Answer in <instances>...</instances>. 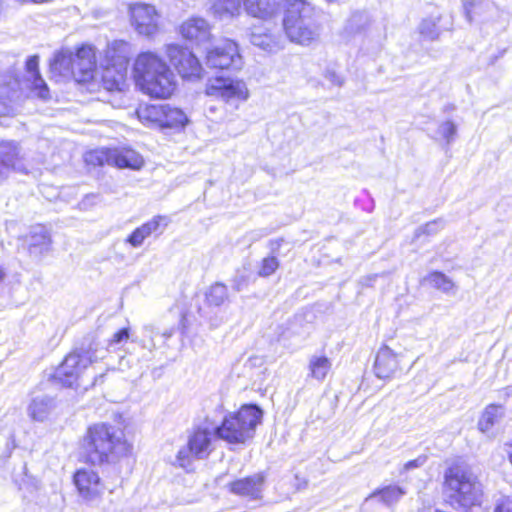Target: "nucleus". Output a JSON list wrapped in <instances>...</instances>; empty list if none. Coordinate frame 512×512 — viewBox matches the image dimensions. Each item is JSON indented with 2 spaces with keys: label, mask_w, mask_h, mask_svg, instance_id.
Here are the masks:
<instances>
[{
  "label": "nucleus",
  "mask_w": 512,
  "mask_h": 512,
  "mask_svg": "<svg viewBox=\"0 0 512 512\" xmlns=\"http://www.w3.org/2000/svg\"><path fill=\"white\" fill-rule=\"evenodd\" d=\"M10 172L7 171V168L6 167H3L1 164H0V181H3L5 180L8 176H9Z\"/></svg>",
  "instance_id": "nucleus-54"
},
{
  "label": "nucleus",
  "mask_w": 512,
  "mask_h": 512,
  "mask_svg": "<svg viewBox=\"0 0 512 512\" xmlns=\"http://www.w3.org/2000/svg\"><path fill=\"white\" fill-rule=\"evenodd\" d=\"M426 281L433 286L434 288L441 290L445 293L452 290L454 284L450 278H448L444 273L439 271H434L430 273Z\"/></svg>",
  "instance_id": "nucleus-38"
},
{
  "label": "nucleus",
  "mask_w": 512,
  "mask_h": 512,
  "mask_svg": "<svg viewBox=\"0 0 512 512\" xmlns=\"http://www.w3.org/2000/svg\"><path fill=\"white\" fill-rule=\"evenodd\" d=\"M494 512H512V507L505 504H500L496 506Z\"/></svg>",
  "instance_id": "nucleus-53"
},
{
  "label": "nucleus",
  "mask_w": 512,
  "mask_h": 512,
  "mask_svg": "<svg viewBox=\"0 0 512 512\" xmlns=\"http://www.w3.org/2000/svg\"><path fill=\"white\" fill-rule=\"evenodd\" d=\"M133 71L136 84L145 94L154 98H167L173 93L174 74L157 54L150 51L139 54Z\"/></svg>",
  "instance_id": "nucleus-1"
},
{
  "label": "nucleus",
  "mask_w": 512,
  "mask_h": 512,
  "mask_svg": "<svg viewBox=\"0 0 512 512\" xmlns=\"http://www.w3.org/2000/svg\"><path fill=\"white\" fill-rule=\"evenodd\" d=\"M130 450L131 445L122 438V433L104 423L90 427L83 440L84 455L93 465L115 461Z\"/></svg>",
  "instance_id": "nucleus-2"
},
{
  "label": "nucleus",
  "mask_w": 512,
  "mask_h": 512,
  "mask_svg": "<svg viewBox=\"0 0 512 512\" xmlns=\"http://www.w3.org/2000/svg\"><path fill=\"white\" fill-rule=\"evenodd\" d=\"M209 110H210L211 112H212V111H214V107H213V106H210V107H209Z\"/></svg>",
  "instance_id": "nucleus-60"
},
{
  "label": "nucleus",
  "mask_w": 512,
  "mask_h": 512,
  "mask_svg": "<svg viewBox=\"0 0 512 512\" xmlns=\"http://www.w3.org/2000/svg\"><path fill=\"white\" fill-rule=\"evenodd\" d=\"M174 334V329L171 328V329H168V330H165L163 333H162V336L167 340L169 339L170 337H172V335Z\"/></svg>",
  "instance_id": "nucleus-55"
},
{
  "label": "nucleus",
  "mask_w": 512,
  "mask_h": 512,
  "mask_svg": "<svg viewBox=\"0 0 512 512\" xmlns=\"http://www.w3.org/2000/svg\"><path fill=\"white\" fill-rule=\"evenodd\" d=\"M242 4L248 15L262 20L272 18L279 9L278 0H226V14H239Z\"/></svg>",
  "instance_id": "nucleus-10"
},
{
  "label": "nucleus",
  "mask_w": 512,
  "mask_h": 512,
  "mask_svg": "<svg viewBox=\"0 0 512 512\" xmlns=\"http://www.w3.org/2000/svg\"><path fill=\"white\" fill-rule=\"evenodd\" d=\"M369 24V17L365 12H354L346 22L344 34L353 37L365 31Z\"/></svg>",
  "instance_id": "nucleus-29"
},
{
  "label": "nucleus",
  "mask_w": 512,
  "mask_h": 512,
  "mask_svg": "<svg viewBox=\"0 0 512 512\" xmlns=\"http://www.w3.org/2000/svg\"><path fill=\"white\" fill-rule=\"evenodd\" d=\"M145 238L144 236L142 235V233L139 231L138 228H136L132 233L131 235L127 238V242L137 248V247H140L143 242H144Z\"/></svg>",
  "instance_id": "nucleus-46"
},
{
  "label": "nucleus",
  "mask_w": 512,
  "mask_h": 512,
  "mask_svg": "<svg viewBox=\"0 0 512 512\" xmlns=\"http://www.w3.org/2000/svg\"><path fill=\"white\" fill-rule=\"evenodd\" d=\"M440 19L441 15L429 16L423 19L418 27L420 35L430 41L437 40L442 32L437 25Z\"/></svg>",
  "instance_id": "nucleus-30"
},
{
  "label": "nucleus",
  "mask_w": 512,
  "mask_h": 512,
  "mask_svg": "<svg viewBox=\"0 0 512 512\" xmlns=\"http://www.w3.org/2000/svg\"><path fill=\"white\" fill-rule=\"evenodd\" d=\"M463 6L465 17L469 22H472L474 17H479L481 21H488L498 12L496 5L489 0L465 1Z\"/></svg>",
  "instance_id": "nucleus-21"
},
{
  "label": "nucleus",
  "mask_w": 512,
  "mask_h": 512,
  "mask_svg": "<svg viewBox=\"0 0 512 512\" xmlns=\"http://www.w3.org/2000/svg\"><path fill=\"white\" fill-rule=\"evenodd\" d=\"M129 338V329L128 328H122L116 333L113 334L112 338L109 340L108 346L110 348L127 341Z\"/></svg>",
  "instance_id": "nucleus-45"
},
{
  "label": "nucleus",
  "mask_w": 512,
  "mask_h": 512,
  "mask_svg": "<svg viewBox=\"0 0 512 512\" xmlns=\"http://www.w3.org/2000/svg\"><path fill=\"white\" fill-rule=\"evenodd\" d=\"M192 457L195 456L192 452H190L189 445H187L186 448L184 447L178 451L176 456V463L182 468H188L191 464Z\"/></svg>",
  "instance_id": "nucleus-44"
},
{
  "label": "nucleus",
  "mask_w": 512,
  "mask_h": 512,
  "mask_svg": "<svg viewBox=\"0 0 512 512\" xmlns=\"http://www.w3.org/2000/svg\"><path fill=\"white\" fill-rule=\"evenodd\" d=\"M284 242V239L283 238H279V239H275V240H270L269 241V247L271 249V252L273 254L277 253L280 249V246L281 244Z\"/></svg>",
  "instance_id": "nucleus-51"
},
{
  "label": "nucleus",
  "mask_w": 512,
  "mask_h": 512,
  "mask_svg": "<svg viewBox=\"0 0 512 512\" xmlns=\"http://www.w3.org/2000/svg\"><path fill=\"white\" fill-rule=\"evenodd\" d=\"M7 111V106L3 102H0V116L5 115Z\"/></svg>",
  "instance_id": "nucleus-56"
},
{
  "label": "nucleus",
  "mask_w": 512,
  "mask_h": 512,
  "mask_svg": "<svg viewBox=\"0 0 512 512\" xmlns=\"http://www.w3.org/2000/svg\"><path fill=\"white\" fill-rule=\"evenodd\" d=\"M250 41L254 46L260 47L263 50L271 51L273 47L272 36L269 33H258L252 31L250 35Z\"/></svg>",
  "instance_id": "nucleus-42"
},
{
  "label": "nucleus",
  "mask_w": 512,
  "mask_h": 512,
  "mask_svg": "<svg viewBox=\"0 0 512 512\" xmlns=\"http://www.w3.org/2000/svg\"><path fill=\"white\" fill-rule=\"evenodd\" d=\"M250 96L247 84L238 78H232L226 75V112L228 107L233 110L239 109L240 105L245 103Z\"/></svg>",
  "instance_id": "nucleus-18"
},
{
  "label": "nucleus",
  "mask_w": 512,
  "mask_h": 512,
  "mask_svg": "<svg viewBox=\"0 0 512 512\" xmlns=\"http://www.w3.org/2000/svg\"><path fill=\"white\" fill-rule=\"evenodd\" d=\"M169 222L170 220L167 216L157 215L153 217L150 221L138 227V229L146 239L153 233L161 234L164 231V229L168 226Z\"/></svg>",
  "instance_id": "nucleus-33"
},
{
  "label": "nucleus",
  "mask_w": 512,
  "mask_h": 512,
  "mask_svg": "<svg viewBox=\"0 0 512 512\" xmlns=\"http://www.w3.org/2000/svg\"><path fill=\"white\" fill-rule=\"evenodd\" d=\"M262 418L263 410L256 404H244L229 418L226 416V443L242 447L249 444Z\"/></svg>",
  "instance_id": "nucleus-6"
},
{
  "label": "nucleus",
  "mask_w": 512,
  "mask_h": 512,
  "mask_svg": "<svg viewBox=\"0 0 512 512\" xmlns=\"http://www.w3.org/2000/svg\"><path fill=\"white\" fill-rule=\"evenodd\" d=\"M129 57V43L123 40H115L107 45L105 50V65L117 66L119 69H127Z\"/></svg>",
  "instance_id": "nucleus-19"
},
{
  "label": "nucleus",
  "mask_w": 512,
  "mask_h": 512,
  "mask_svg": "<svg viewBox=\"0 0 512 512\" xmlns=\"http://www.w3.org/2000/svg\"><path fill=\"white\" fill-rule=\"evenodd\" d=\"M314 8L305 0H287L283 27L288 38L300 45H309L318 37L313 19Z\"/></svg>",
  "instance_id": "nucleus-5"
},
{
  "label": "nucleus",
  "mask_w": 512,
  "mask_h": 512,
  "mask_svg": "<svg viewBox=\"0 0 512 512\" xmlns=\"http://www.w3.org/2000/svg\"><path fill=\"white\" fill-rule=\"evenodd\" d=\"M207 45L204 48L207 50L206 63L210 68H216L217 71L224 69V51L220 47L211 48Z\"/></svg>",
  "instance_id": "nucleus-39"
},
{
  "label": "nucleus",
  "mask_w": 512,
  "mask_h": 512,
  "mask_svg": "<svg viewBox=\"0 0 512 512\" xmlns=\"http://www.w3.org/2000/svg\"><path fill=\"white\" fill-rule=\"evenodd\" d=\"M206 94L216 99L224 97V72L216 71L215 75L208 78Z\"/></svg>",
  "instance_id": "nucleus-36"
},
{
  "label": "nucleus",
  "mask_w": 512,
  "mask_h": 512,
  "mask_svg": "<svg viewBox=\"0 0 512 512\" xmlns=\"http://www.w3.org/2000/svg\"><path fill=\"white\" fill-rule=\"evenodd\" d=\"M373 368L377 378H392L399 368L397 355L388 346H382L376 354Z\"/></svg>",
  "instance_id": "nucleus-17"
},
{
  "label": "nucleus",
  "mask_w": 512,
  "mask_h": 512,
  "mask_svg": "<svg viewBox=\"0 0 512 512\" xmlns=\"http://www.w3.org/2000/svg\"><path fill=\"white\" fill-rule=\"evenodd\" d=\"M169 222L170 220L167 216L157 215L153 217L150 221L138 227V229L146 239L153 233L161 234L164 231V229L168 226Z\"/></svg>",
  "instance_id": "nucleus-35"
},
{
  "label": "nucleus",
  "mask_w": 512,
  "mask_h": 512,
  "mask_svg": "<svg viewBox=\"0 0 512 512\" xmlns=\"http://www.w3.org/2000/svg\"><path fill=\"white\" fill-rule=\"evenodd\" d=\"M444 225L445 223L441 218L427 222L415 230V238H419L421 235H435L444 228Z\"/></svg>",
  "instance_id": "nucleus-40"
},
{
  "label": "nucleus",
  "mask_w": 512,
  "mask_h": 512,
  "mask_svg": "<svg viewBox=\"0 0 512 512\" xmlns=\"http://www.w3.org/2000/svg\"><path fill=\"white\" fill-rule=\"evenodd\" d=\"M325 79L328 80L331 84L336 86H342L343 85V79L340 75H338L333 70H327L325 72Z\"/></svg>",
  "instance_id": "nucleus-48"
},
{
  "label": "nucleus",
  "mask_w": 512,
  "mask_h": 512,
  "mask_svg": "<svg viewBox=\"0 0 512 512\" xmlns=\"http://www.w3.org/2000/svg\"><path fill=\"white\" fill-rule=\"evenodd\" d=\"M73 482L79 495L86 501L100 498L105 491L113 492L114 487L105 483L92 469L82 468L75 472Z\"/></svg>",
  "instance_id": "nucleus-8"
},
{
  "label": "nucleus",
  "mask_w": 512,
  "mask_h": 512,
  "mask_svg": "<svg viewBox=\"0 0 512 512\" xmlns=\"http://www.w3.org/2000/svg\"><path fill=\"white\" fill-rule=\"evenodd\" d=\"M210 24L201 17H191L184 21L179 32L182 37L198 46L212 45L213 34Z\"/></svg>",
  "instance_id": "nucleus-15"
},
{
  "label": "nucleus",
  "mask_w": 512,
  "mask_h": 512,
  "mask_svg": "<svg viewBox=\"0 0 512 512\" xmlns=\"http://www.w3.org/2000/svg\"><path fill=\"white\" fill-rule=\"evenodd\" d=\"M5 275H6L5 270L2 267V265L0 264V283L4 280Z\"/></svg>",
  "instance_id": "nucleus-57"
},
{
  "label": "nucleus",
  "mask_w": 512,
  "mask_h": 512,
  "mask_svg": "<svg viewBox=\"0 0 512 512\" xmlns=\"http://www.w3.org/2000/svg\"><path fill=\"white\" fill-rule=\"evenodd\" d=\"M127 69L117 66L104 65L101 81L107 91H122L126 85Z\"/></svg>",
  "instance_id": "nucleus-22"
},
{
  "label": "nucleus",
  "mask_w": 512,
  "mask_h": 512,
  "mask_svg": "<svg viewBox=\"0 0 512 512\" xmlns=\"http://www.w3.org/2000/svg\"><path fill=\"white\" fill-rule=\"evenodd\" d=\"M188 122L186 114L179 108L171 107L169 105H163V115L161 122V129L183 128Z\"/></svg>",
  "instance_id": "nucleus-26"
},
{
  "label": "nucleus",
  "mask_w": 512,
  "mask_h": 512,
  "mask_svg": "<svg viewBox=\"0 0 512 512\" xmlns=\"http://www.w3.org/2000/svg\"><path fill=\"white\" fill-rule=\"evenodd\" d=\"M224 419L218 425L200 427L189 437V450L198 459L206 458L214 449V441L223 439Z\"/></svg>",
  "instance_id": "nucleus-9"
},
{
  "label": "nucleus",
  "mask_w": 512,
  "mask_h": 512,
  "mask_svg": "<svg viewBox=\"0 0 512 512\" xmlns=\"http://www.w3.org/2000/svg\"><path fill=\"white\" fill-rule=\"evenodd\" d=\"M448 503L459 512H468L482 503L483 489L477 477L461 466L450 467L445 473Z\"/></svg>",
  "instance_id": "nucleus-3"
},
{
  "label": "nucleus",
  "mask_w": 512,
  "mask_h": 512,
  "mask_svg": "<svg viewBox=\"0 0 512 512\" xmlns=\"http://www.w3.org/2000/svg\"><path fill=\"white\" fill-rule=\"evenodd\" d=\"M451 26H452V23H450V25H449V26L444 27V30H450V29H451Z\"/></svg>",
  "instance_id": "nucleus-59"
},
{
  "label": "nucleus",
  "mask_w": 512,
  "mask_h": 512,
  "mask_svg": "<svg viewBox=\"0 0 512 512\" xmlns=\"http://www.w3.org/2000/svg\"><path fill=\"white\" fill-rule=\"evenodd\" d=\"M425 461H426V457H418L414 460H410L404 465V469L411 470L414 468H418V467L422 466L425 463Z\"/></svg>",
  "instance_id": "nucleus-49"
},
{
  "label": "nucleus",
  "mask_w": 512,
  "mask_h": 512,
  "mask_svg": "<svg viewBox=\"0 0 512 512\" xmlns=\"http://www.w3.org/2000/svg\"><path fill=\"white\" fill-rule=\"evenodd\" d=\"M278 267L279 261L275 255L265 257L260 263L258 275L261 277H269L278 269Z\"/></svg>",
  "instance_id": "nucleus-43"
},
{
  "label": "nucleus",
  "mask_w": 512,
  "mask_h": 512,
  "mask_svg": "<svg viewBox=\"0 0 512 512\" xmlns=\"http://www.w3.org/2000/svg\"><path fill=\"white\" fill-rule=\"evenodd\" d=\"M205 301L210 308H220L224 302V284L216 282L205 292Z\"/></svg>",
  "instance_id": "nucleus-37"
},
{
  "label": "nucleus",
  "mask_w": 512,
  "mask_h": 512,
  "mask_svg": "<svg viewBox=\"0 0 512 512\" xmlns=\"http://www.w3.org/2000/svg\"><path fill=\"white\" fill-rule=\"evenodd\" d=\"M39 57L34 55L30 56L26 61V85L30 89L31 93L42 100L50 99V91L45 82L41 77L39 70Z\"/></svg>",
  "instance_id": "nucleus-16"
},
{
  "label": "nucleus",
  "mask_w": 512,
  "mask_h": 512,
  "mask_svg": "<svg viewBox=\"0 0 512 512\" xmlns=\"http://www.w3.org/2000/svg\"><path fill=\"white\" fill-rule=\"evenodd\" d=\"M505 416V407L499 404H490L483 411L478 428L483 433H489L492 428L499 424Z\"/></svg>",
  "instance_id": "nucleus-24"
},
{
  "label": "nucleus",
  "mask_w": 512,
  "mask_h": 512,
  "mask_svg": "<svg viewBox=\"0 0 512 512\" xmlns=\"http://www.w3.org/2000/svg\"><path fill=\"white\" fill-rule=\"evenodd\" d=\"M156 347L155 343L153 340H151V345L149 347L150 350L154 349Z\"/></svg>",
  "instance_id": "nucleus-58"
},
{
  "label": "nucleus",
  "mask_w": 512,
  "mask_h": 512,
  "mask_svg": "<svg viewBox=\"0 0 512 512\" xmlns=\"http://www.w3.org/2000/svg\"><path fill=\"white\" fill-rule=\"evenodd\" d=\"M96 69L95 50L90 45H82L75 53L62 49L55 53L50 62V71L62 77L73 76L78 82H86L94 77Z\"/></svg>",
  "instance_id": "nucleus-4"
},
{
  "label": "nucleus",
  "mask_w": 512,
  "mask_h": 512,
  "mask_svg": "<svg viewBox=\"0 0 512 512\" xmlns=\"http://www.w3.org/2000/svg\"><path fill=\"white\" fill-rule=\"evenodd\" d=\"M0 164L7 168V171L25 172L26 167L20 156V149L14 142L0 143Z\"/></svg>",
  "instance_id": "nucleus-20"
},
{
  "label": "nucleus",
  "mask_w": 512,
  "mask_h": 512,
  "mask_svg": "<svg viewBox=\"0 0 512 512\" xmlns=\"http://www.w3.org/2000/svg\"><path fill=\"white\" fill-rule=\"evenodd\" d=\"M377 277H378V274H371V275L364 276L361 278L360 284L363 287H372L374 282L376 281Z\"/></svg>",
  "instance_id": "nucleus-50"
},
{
  "label": "nucleus",
  "mask_w": 512,
  "mask_h": 512,
  "mask_svg": "<svg viewBox=\"0 0 512 512\" xmlns=\"http://www.w3.org/2000/svg\"><path fill=\"white\" fill-rule=\"evenodd\" d=\"M54 399L47 395L34 397L28 406V415L35 421H44L54 409Z\"/></svg>",
  "instance_id": "nucleus-25"
},
{
  "label": "nucleus",
  "mask_w": 512,
  "mask_h": 512,
  "mask_svg": "<svg viewBox=\"0 0 512 512\" xmlns=\"http://www.w3.org/2000/svg\"><path fill=\"white\" fill-rule=\"evenodd\" d=\"M51 239L44 227H36L32 230L28 246L31 254H42L50 248Z\"/></svg>",
  "instance_id": "nucleus-27"
},
{
  "label": "nucleus",
  "mask_w": 512,
  "mask_h": 512,
  "mask_svg": "<svg viewBox=\"0 0 512 512\" xmlns=\"http://www.w3.org/2000/svg\"><path fill=\"white\" fill-rule=\"evenodd\" d=\"M7 452L10 454L16 448V441L13 433L9 434L7 442L5 444Z\"/></svg>",
  "instance_id": "nucleus-52"
},
{
  "label": "nucleus",
  "mask_w": 512,
  "mask_h": 512,
  "mask_svg": "<svg viewBox=\"0 0 512 512\" xmlns=\"http://www.w3.org/2000/svg\"><path fill=\"white\" fill-rule=\"evenodd\" d=\"M96 159L98 164L102 165L106 161L109 165L116 166L118 168H129L133 170L140 169L144 160L142 156L132 149H109L102 152H94L89 154L88 161Z\"/></svg>",
  "instance_id": "nucleus-11"
},
{
  "label": "nucleus",
  "mask_w": 512,
  "mask_h": 512,
  "mask_svg": "<svg viewBox=\"0 0 512 512\" xmlns=\"http://www.w3.org/2000/svg\"><path fill=\"white\" fill-rule=\"evenodd\" d=\"M405 494V489L398 485L391 484L378 488L364 500L360 512H379L381 504L393 507Z\"/></svg>",
  "instance_id": "nucleus-14"
},
{
  "label": "nucleus",
  "mask_w": 512,
  "mask_h": 512,
  "mask_svg": "<svg viewBox=\"0 0 512 512\" xmlns=\"http://www.w3.org/2000/svg\"><path fill=\"white\" fill-rule=\"evenodd\" d=\"M96 199L95 194H88L79 202L78 206L81 210H88L96 204Z\"/></svg>",
  "instance_id": "nucleus-47"
},
{
  "label": "nucleus",
  "mask_w": 512,
  "mask_h": 512,
  "mask_svg": "<svg viewBox=\"0 0 512 512\" xmlns=\"http://www.w3.org/2000/svg\"><path fill=\"white\" fill-rule=\"evenodd\" d=\"M136 113L143 124L161 128L163 105H141Z\"/></svg>",
  "instance_id": "nucleus-28"
},
{
  "label": "nucleus",
  "mask_w": 512,
  "mask_h": 512,
  "mask_svg": "<svg viewBox=\"0 0 512 512\" xmlns=\"http://www.w3.org/2000/svg\"><path fill=\"white\" fill-rule=\"evenodd\" d=\"M90 363L91 359L87 355L71 353L57 368L54 379L64 387H73Z\"/></svg>",
  "instance_id": "nucleus-13"
},
{
  "label": "nucleus",
  "mask_w": 512,
  "mask_h": 512,
  "mask_svg": "<svg viewBox=\"0 0 512 512\" xmlns=\"http://www.w3.org/2000/svg\"><path fill=\"white\" fill-rule=\"evenodd\" d=\"M166 54L182 78H200L202 66L198 58L187 47L179 44H169L166 46Z\"/></svg>",
  "instance_id": "nucleus-7"
},
{
  "label": "nucleus",
  "mask_w": 512,
  "mask_h": 512,
  "mask_svg": "<svg viewBox=\"0 0 512 512\" xmlns=\"http://www.w3.org/2000/svg\"><path fill=\"white\" fill-rule=\"evenodd\" d=\"M226 71H238L243 67V58L239 52V47L236 42L226 38Z\"/></svg>",
  "instance_id": "nucleus-31"
},
{
  "label": "nucleus",
  "mask_w": 512,
  "mask_h": 512,
  "mask_svg": "<svg viewBox=\"0 0 512 512\" xmlns=\"http://www.w3.org/2000/svg\"><path fill=\"white\" fill-rule=\"evenodd\" d=\"M331 369V361L326 356H312L309 361L310 376L322 381Z\"/></svg>",
  "instance_id": "nucleus-32"
},
{
  "label": "nucleus",
  "mask_w": 512,
  "mask_h": 512,
  "mask_svg": "<svg viewBox=\"0 0 512 512\" xmlns=\"http://www.w3.org/2000/svg\"><path fill=\"white\" fill-rule=\"evenodd\" d=\"M263 481V476L254 475L233 482L230 489L234 494L257 498L261 492Z\"/></svg>",
  "instance_id": "nucleus-23"
},
{
  "label": "nucleus",
  "mask_w": 512,
  "mask_h": 512,
  "mask_svg": "<svg viewBox=\"0 0 512 512\" xmlns=\"http://www.w3.org/2000/svg\"><path fill=\"white\" fill-rule=\"evenodd\" d=\"M437 133L445 139L447 145H450L457 135V125L453 121L447 120L439 125Z\"/></svg>",
  "instance_id": "nucleus-41"
},
{
  "label": "nucleus",
  "mask_w": 512,
  "mask_h": 512,
  "mask_svg": "<svg viewBox=\"0 0 512 512\" xmlns=\"http://www.w3.org/2000/svg\"><path fill=\"white\" fill-rule=\"evenodd\" d=\"M131 22L135 31L145 37H153L159 30V15L154 6L137 3L131 6Z\"/></svg>",
  "instance_id": "nucleus-12"
},
{
  "label": "nucleus",
  "mask_w": 512,
  "mask_h": 512,
  "mask_svg": "<svg viewBox=\"0 0 512 512\" xmlns=\"http://www.w3.org/2000/svg\"><path fill=\"white\" fill-rule=\"evenodd\" d=\"M169 222L170 220L167 216L157 215L153 217L150 221L138 227V229L146 239L153 233L161 234L164 231V229L168 226Z\"/></svg>",
  "instance_id": "nucleus-34"
}]
</instances>
